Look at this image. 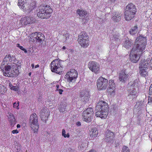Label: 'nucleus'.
<instances>
[{"label": "nucleus", "mask_w": 152, "mask_h": 152, "mask_svg": "<svg viewBox=\"0 0 152 152\" xmlns=\"http://www.w3.org/2000/svg\"><path fill=\"white\" fill-rule=\"evenodd\" d=\"M146 39L145 38L140 36L136 40L130 54V59L134 63H136L139 60L140 55L145 48Z\"/></svg>", "instance_id": "1"}, {"label": "nucleus", "mask_w": 152, "mask_h": 152, "mask_svg": "<svg viewBox=\"0 0 152 152\" xmlns=\"http://www.w3.org/2000/svg\"><path fill=\"white\" fill-rule=\"evenodd\" d=\"M10 56H6L1 66V69L3 72L4 76L8 77H15L18 76L19 73V69L20 68V65L13 63L11 65H5L7 64V61L10 60Z\"/></svg>", "instance_id": "2"}, {"label": "nucleus", "mask_w": 152, "mask_h": 152, "mask_svg": "<svg viewBox=\"0 0 152 152\" xmlns=\"http://www.w3.org/2000/svg\"><path fill=\"white\" fill-rule=\"evenodd\" d=\"M96 110V115L97 117L105 118L108 114V105L104 101H100L97 104Z\"/></svg>", "instance_id": "3"}, {"label": "nucleus", "mask_w": 152, "mask_h": 152, "mask_svg": "<svg viewBox=\"0 0 152 152\" xmlns=\"http://www.w3.org/2000/svg\"><path fill=\"white\" fill-rule=\"evenodd\" d=\"M138 82L137 80L130 82L128 85V99L132 100L136 98L139 93Z\"/></svg>", "instance_id": "4"}, {"label": "nucleus", "mask_w": 152, "mask_h": 152, "mask_svg": "<svg viewBox=\"0 0 152 152\" xmlns=\"http://www.w3.org/2000/svg\"><path fill=\"white\" fill-rule=\"evenodd\" d=\"M52 10L49 6H40L39 7V11L37 15L39 17L42 18H48L50 16Z\"/></svg>", "instance_id": "5"}, {"label": "nucleus", "mask_w": 152, "mask_h": 152, "mask_svg": "<svg viewBox=\"0 0 152 152\" xmlns=\"http://www.w3.org/2000/svg\"><path fill=\"white\" fill-rule=\"evenodd\" d=\"M30 126L34 133H37L39 128L38 118L35 113L31 114L29 120Z\"/></svg>", "instance_id": "6"}, {"label": "nucleus", "mask_w": 152, "mask_h": 152, "mask_svg": "<svg viewBox=\"0 0 152 152\" xmlns=\"http://www.w3.org/2000/svg\"><path fill=\"white\" fill-rule=\"evenodd\" d=\"M61 60L56 59L54 60L50 65V69L52 72L61 74L62 72V67L61 66Z\"/></svg>", "instance_id": "7"}, {"label": "nucleus", "mask_w": 152, "mask_h": 152, "mask_svg": "<svg viewBox=\"0 0 152 152\" xmlns=\"http://www.w3.org/2000/svg\"><path fill=\"white\" fill-rule=\"evenodd\" d=\"M78 41L81 46L84 48L87 47L89 45L88 36L84 31L82 32L79 36Z\"/></svg>", "instance_id": "8"}, {"label": "nucleus", "mask_w": 152, "mask_h": 152, "mask_svg": "<svg viewBox=\"0 0 152 152\" xmlns=\"http://www.w3.org/2000/svg\"><path fill=\"white\" fill-rule=\"evenodd\" d=\"M140 73L141 76L145 77L148 75V63L147 60H142L140 64Z\"/></svg>", "instance_id": "9"}, {"label": "nucleus", "mask_w": 152, "mask_h": 152, "mask_svg": "<svg viewBox=\"0 0 152 152\" xmlns=\"http://www.w3.org/2000/svg\"><path fill=\"white\" fill-rule=\"evenodd\" d=\"M107 85V80L102 77H100L97 81V87L99 90H102L106 89Z\"/></svg>", "instance_id": "10"}, {"label": "nucleus", "mask_w": 152, "mask_h": 152, "mask_svg": "<svg viewBox=\"0 0 152 152\" xmlns=\"http://www.w3.org/2000/svg\"><path fill=\"white\" fill-rule=\"evenodd\" d=\"M77 71L74 69H71L70 71L67 72L65 75V78L69 82H74L77 77Z\"/></svg>", "instance_id": "11"}, {"label": "nucleus", "mask_w": 152, "mask_h": 152, "mask_svg": "<svg viewBox=\"0 0 152 152\" xmlns=\"http://www.w3.org/2000/svg\"><path fill=\"white\" fill-rule=\"evenodd\" d=\"M77 13L79 15L80 19L82 20L83 23H86L88 21L89 14L86 11L78 9L77 11Z\"/></svg>", "instance_id": "12"}, {"label": "nucleus", "mask_w": 152, "mask_h": 152, "mask_svg": "<svg viewBox=\"0 0 152 152\" xmlns=\"http://www.w3.org/2000/svg\"><path fill=\"white\" fill-rule=\"evenodd\" d=\"M35 19L33 17L31 16L24 17L21 18L20 20V25H25L34 22Z\"/></svg>", "instance_id": "13"}, {"label": "nucleus", "mask_w": 152, "mask_h": 152, "mask_svg": "<svg viewBox=\"0 0 152 152\" xmlns=\"http://www.w3.org/2000/svg\"><path fill=\"white\" fill-rule=\"evenodd\" d=\"M88 66L90 70L95 73H98L99 71L100 65L96 62L91 61L89 62Z\"/></svg>", "instance_id": "14"}, {"label": "nucleus", "mask_w": 152, "mask_h": 152, "mask_svg": "<svg viewBox=\"0 0 152 152\" xmlns=\"http://www.w3.org/2000/svg\"><path fill=\"white\" fill-rule=\"evenodd\" d=\"M27 4L23 7V10L24 11L27 12H29L32 10L36 7V3L35 1H28Z\"/></svg>", "instance_id": "15"}, {"label": "nucleus", "mask_w": 152, "mask_h": 152, "mask_svg": "<svg viewBox=\"0 0 152 152\" xmlns=\"http://www.w3.org/2000/svg\"><path fill=\"white\" fill-rule=\"evenodd\" d=\"M104 140L107 142H111L114 139V133L110 130H107L105 133Z\"/></svg>", "instance_id": "16"}, {"label": "nucleus", "mask_w": 152, "mask_h": 152, "mask_svg": "<svg viewBox=\"0 0 152 152\" xmlns=\"http://www.w3.org/2000/svg\"><path fill=\"white\" fill-rule=\"evenodd\" d=\"M49 115V113L48 108L47 107H44L42 110L40 116L42 121L46 122L48 119Z\"/></svg>", "instance_id": "17"}, {"label": "nucleus", "mask_w": 152, "mask_h": 152, "mask_svg": "<svg viewBox=\"0 0 152 152\" xmlns=\"http://www.w3.org/2000/svg\"><path fill=\"white\" fill-rule=\"evenodd\" d=\"M129 76V75L125 70L122 71L119 73V80L122 83L125 82L128 79Z\"/></svg>", "instance_id": "18"}, {"label": "nucleus", "mask_w": 152, "mask_h": 152, "mask_svg": "<svg viewBox=\"0 0 152 152\" xmlns=\"http://www.w3.org/2000/svg\"><path fill=\"white\" fill-rule=\"evenodd\" d=\"M132 12L131 11L126 10L125 12V17L126 20H130L134 17L135 13H132Z\"/></svg>", "instance_id": "19"}, {"label": "nucleus", "mask_w": 152, "mask_h": 152, "mask_svg": "<svg viewBox=\"0 0 152 152\" xmlns=\"http://www.w3.org/2000/svg\"><path fill=\"white\" fill-rule=\"evenodd\" d=\"M133 44V41L128 38L126 39L123 43V46L128 49L130 48Z\"/></svg>", "instance_id": "20"}, {"label": "nucleus", "mask_w": 152, "mask_h": 152, "mask_svg": "<svg viewBox=\"0 0 152 152\" xmlns=\"http://www.w3.org/2000/svg\"><path fill=\"white\" fill-rule=\"evenodd\" d=\"M126 10L131 12L132 13H135L136 10L135 6L132 3L128 4L126 6Z\"/></svg>", "instance_id": "21"}, {"label": "nucleus", "mask_w": 152, "mask_h": 152, "mask_svg": "<svg viewBox=\"0 0 152 152\" xmlns=\"http://www.w3.org/2000/svg\"><path fill=\"white\" fill-rule=\"evenodd\" d=\"M94 114V112L92 108L91 107L88 108L86 110L84 111L83 112L84 116H85L86 115L92 117V116Z\"/></svg>", "instance_id": "22"}, {"label": "nucleus", "mask_w": 152, "mask_h": 152, "mask_svg": "<svg viewBox=\"0 0 152 152\" xmlns=\"http://www.w3.org/2000/svg\"><path fill=\"white\" fill-rule=\"evenodd\" d=\"M30 38H29V41L30 42H34L36 43L37 41V39H36V37H37V32L35 33H32L29 35Z\"/></svg>", "instance_id": "23"}, {"label": "nucleus", "mask_w": 152, "mask_h": 152, "mask_svg": "<svg viewBox=\"0 0 152 152\" xmlns=\"http://www.w3.org/2000/svg\"><path fill=\"white\" fill-rule=\"evenodd\" d=\"M89 134L91 137H96L98 134L97 129L94 128L91 129L90 131Z\"/></svg>", "instance_id": "24"}, {"label": "nucleus", "mask_w": 152, "mask_h": 152, "mask_svg": "<svg viewBox=\"0 0 152 152\" xmlns=\"http://www.w3.org/2000/svg\"><path fill=\"white\" fill-rule=\"evenodd\" d=\"M37 37H36V39H37L36 43H41L42 41L44 40V35L41 33H37Z\"/></svg>", "instance_id": "25"}, {"label": "nucleus", "mask_w": 152, "mask_h": 152, "mask_svg": "<svg viewBox=\"0 0 152 152\" xmlns=\"http://www.w3.org/2000/svg\"><path fill=\"white\" fill-rule=\"evenodd\" d=\"M112 19L115 22H118L121 19V15L116 12L112 17Z\"/></svg>", "instance_id": "26"}, {"label": "nucleus", "mask_w": 152, "mask_h": 152, "mask_svg": "<svg viewBox=\"0 0 152 152\" xmlns=\"http://www.w3.org/2000/svg\"><path fill=\"white\" fill-rule=\"evenodd\" d=\"M80 95L81 97H84V100H87L88 99L89 97V96L88 92L86 91H83L80 93Z\"/></svg>", "instance_id": "27"}, {"label": "nucleus", "mask_w": 152, "mask_h": 152, "mask_svg": "<svg viewBox=\"0 0 152 152\" xmlns=\"http://www.w3.org/2000/svg\"><path fill=\"white\" fill-rule=\"evenodd\" d=\"M28 0H18V5L20 6V7L23 9V7L25 6V4L28 2Z\"/></svg>", "instance_id": "28"}, {"label": "nucleus", "mask_w": 152, "mask_h": 152, "mask_svg": "<svg viewBox=\"0 0 152 152\" xmlns=\"http://www.w3.org/2000/svg\"><path fill=\"white\" fill-rule=\"evenodd\" d=\"M129 32L131 35H134L138 32H139L137 26L132 27L130 30Z\"/></svg>", "instance_id": "29"}, {"label": "nucleus", "mask_w": 152, "mask_h": 152, "mask_svg": "<svg viewBox=\"0 0 152 152\" xmlns=\"http://www.w3.org/2000/svg\"><path fill=\"white\" fill-rule=\"evenodd\" d=\"M83 113L82 115V118L83 121L87 122H90L91 120V118L92 117L88 116V115H86L85 116H84Z\"/></svg>", "instance_id": "30"}, {"label": "nucleus", "mask_w": 152, "mask_h": 152, "mask_svg": "<svg viewBox=\"0 0 152 152\" xmlns=\"http://www.w3.org/2000/svg\"><path fill=\"white\" fill-rule=\"evenodd\" d=\"M7 91V89L5 86L0 85V95L4 94Z\"/></svg>", "instance_id": "31"}, {"label": "nucleus", "mask_w": 152, "mask_h": 152, "mask_svg": "<svg viewBox=\"0 0 152 152\" xmlns=\"http://www.w3.org/2000/svg\"><path fill=\"white\" fill-rule=\"evenodd\" d=\"M66 104L62 103L61 104L59 108V110L61 112H63L65 111Z\"/></svg>", "instance_id": "32"}, {"label": "nucleus", "mask_w": 152, "mask_h": 152, "mask_svg": "<svg viewBox=\"0 0 152 152\" xmlns=\"http://www.w3.org/2000/svg\"><path fill=\"white\" fill-rule=\"evenodd\" d=\"M109 84L110 88L114 90L115 88V84L114 83V80H110L109 81Z\"/></svg>", "instance_id": "33"}, {"label": "nucleus", "mask_w": 152, "mask_h": 152, "mask_svg": "<svg viewBox=\"0 0 152 152\" xmlns=\"http://www.w3.org/2000/svg\"><path fill=\"white\" fill-rule=\"evenodd\" d=\"M10 124L12 127H13L16 123V121L14 117H12L10 119H9Z\"/></svg>", "instance_id": "34"}, {"label": "nucleus", "mask_w": 152, "mask_h": 152, "mask_svg": "<svg viewBox=\"0 0 152 152\" xmlns=\"http://www.w3.org/2000/svg\"><path fill=\"white\" fill-rule=\"evenodd\" d=\"M69 35L68 34H66L64 35V39H65V40L64 39V40L65 41V42H70V39H69Z\"/></svg>", "instance_id": "35"}, {"label": "nucleus", "mask_w": 152, "mask_h": 152, "mask_svg": "<svg viewBox=\"0 0 152 152\" xmlns=\"http://www.w3.org/2000/svg\"><path fill=\"white\" fill-rule=\"evenodd\" d=\"M9 86L11 90L15 91H18V87L17 86H12L10 83H9Z\"/></svg>", "instance_id": "36"}, {"label": "nucleus", "mask_w": 152, "mask_h": 152, "mask_svg": "<svg viewBox=\"0 0 152 152\" xmlns=\"http://www.w3.org/2000/svg\"><path fill=\"white\" fill-rule=\"evenodd\" d=\"M122 152H129V150L128 148L125 146L123 147Z\"/></svg>", "instance_id": "37"}, {"label": "nucleus", "mask_w": 152, "mask_h": 152, "mask_svg": "<svg viewBox=\"0 0 152 152\" xmlns=\"http://www.w3.org/2000/svg\"><path fill=\"white\" fill-rule=\"evenodd\" d=\"M66 132L64 129H62V135L64 137H67L68 138L69 137V134L68 133L67 134H65Z\"/></svg>", "instance_id": "38"}, {"label": "nucleus", "mask_w": 152, "mask_h": 152, "mask_svg": "<svg viewBox=\"0 0 152 152\" xmlns=\"http://www.w3.org/2000/svg\"><path fill=\"white\" fill-rule=\"evenodd\" d=\"M19 106V102L17 103H16L15 102L13 104V107L14 108H17V109H19V108L18 107Z\"/></svg>", "instance_id": "39"}, {"label": "nucleus", "mask_w": 152, "mask_h": 152, "mask_svg": "<svg viewBox=\"0 0 152 152\" xmlns=\"http://www.w3.org/2000/svg\"><path fill=\"white\" fill-rule=\"evenodd\" d=\"M8 114L9 119H10L12 118V117H14L13 114H12L11 113H8Z\"/></svg>", "instance_id": "40"}, {"label": "nucleus", "mask_w": 152, "mask_h": 152, "mask_svg": "<svg viewBox=\"0 0 152 152\" xmlns=\"http://www.w3.org/2000/svg\"><path fill=\"white\" fill-rule=\"evenodd\" d=\"M119 36L118 35H114V39L115 41H118V40H119Z\"/></svg>", "instance_id": "41"}, {"label": "nucleus", "mask_w": 152, "mask_h": 152, "mask_svg": "<svg viewBox=\"0 0 152 152\" xmlns=\"http://www.w3.org/2000/svg\"><path fill=\"white\" fill-rule=\"evenodd\" d=\"M12 133L14 134L15 133L17 134V133H18V132L17 130L16 129V130H12Z\"/></svg>", "instance_id": "42"}, {"label": "nucleus", "mask_w": 152, "mask_h": 152, "mask_svg": "<svg viewBox=\"0 0 152 152\" xmlns=\"http://www.w3.org/2000/svg\"><path fill=\"white\" fill-rule=\"evenodd\" d=\"M16 46L17 47H19L21 50H22L23 48V47L22 46H20L19 44H17L16 45Z\"/></svg>", "instance_id": "43"}, {"label": "nucleus", "mask_w": 152, "mask_h": 152, "mask_svg": "<svg viewBox=\"0 0 152 152\" xmlns=\"http://www.w3.org/2000/svg\"><path fill=\"white\" fill-rule=\"evenodd\" d=\"M58 92H59V93L61 94H62V92L63 91V90L61 89H58Z\"/></svg>", "instance_id": "44"}, {"label": "nucleus", "mask_w": 152, "mask_h": 152, "mask_svg": "<svg viewBox=\"0 0 152 152\" xmlns=\"http://www.w3.org/2000/svg\"><path fill=\"white\" fill-rule=\"evenodd\" d=\"M76 124L78 126H80L81 124L80 122L79 121L77 122Z\"/></svg>", "instance_id": "45"}, {"label": "nucleus", "mask_w": 152, "mask_h": 152, "mask_svg": "<svg viewBox=\"0 0 152 152\" xmlns=\"http://www.w3.org/2000/svg\"><path fill=\"white\" fill-rule=\"evenodd\" d=\"M22 50L24 51V52L25 53H26L27 52V50L25 48H23Z\"/></svg>", "instance_id": "46"}, {"label": "nucleus", "mask_w": 152, "mask_h": 152, "mask_svg": "<svg viewBox=\"0 0 152 152\" xmlns=\"http://www.w3.org/2000/svg\"><path fill=\"white\" fill-rule=\"evenodd\" d=\"M88 152H96L94 150H91L90 151H89Z\"/></svg>", "instance_id": "47"}, {"label": "nucleus", "mask_w": 152, "mask_h": 152, "mask_svg": "<svg viewBox=\"0 0 152 152\" xmlns=\"http://www.w3.org/2000/svg\"><path fill=\"white\" fill-rule=\"evenodd\" d=\"M39 65L37 64V65H36L35 66V68H37V67H39Z\"/></svg>", "instance_id": "48"}, {"label": "nucleus", "mask_w": 152, "mask_h": 152, "mask_svg": "<svg viewBox=\"0 0 152 152\" xmlns=\"http://www.w3.org/2000/svg\"><path fill=\"white\" fill-rule=\"evenodd\" d=\"M20 125L19 124H18L17 125V127L18 128H19L20 127Z\"/></svg>", "instance_id": "49"}, {"label": "nucleus", "mask_w": 152, "mask_h": 152, "mask_svg": "<svg viewBox=\"0 0 152 152\" xmlns=\"http://www.w3.org/2000/svg\"><path fill=\"white\" fill-rule=\"evenodd\" d=\"M34 64H31V66L33 68H34Z\"/></svg>", "instance_id": "50"}, {"label": "nucleus", "mask_w": 152, "mask_h": 152, "mask_svg": "<svg viewBox=\"0 0 152 152\" xmlns=\"http://www.w3.org/2000/svg\"><path fill=\"white\" fill-rule=\"evenodd\" d=\"M56 87L57 88V90H58V88L59 87V86L58 85H56Z\"/></svg>", "instance_id": "51"}, {"label": "nucleus", "mask_w": 152, "mask_h": 152, "mask_svg": "<svg viewBox=\"0 0 152 152\" xmlns=\"http://www.w3.org/2000/svg\"><path fill=\"white\" fill-rule=\"evenodd\" d=\"M66 49V47L65 46H63L62 48V49L64 50Z\"/></svg>", "instance_id": "52"}, {"label": "nucleus", "mask_w": 152, "mask_h": 152, "mask_svg": "<svg viewBox=\"0 0 152 152\" xmlns=\"http://www.w3.org/2000/svg\"><path fill=\"white\" fill-rule=\"evenodd\" d=\"M31 75V73H29L28 74V75Z\"/></svg>", "instance_id": "53"}, {"label": "nucleus", "mask_w": 152, "mask_h": 152, "mask_svg": "<svg viewBox=\"0 0 152 152\" xmlns=\"http://www.w3.org/2000/svg\"><path fill=\"white\" fill-rule=\"evenodd\" d=\"M115 146H116V147H118V145H116Z\"/></svg>", "instance_id": "54"}, {"label": "nucleus", "mask_w": 152, "mask_h": 152, "mask_svg": "<svg viewBox=\"0 0 152 152\" xmlns=\"http://www.w3.org/2000/svg\"><path fill=\"white\" fill-rule=\"evenodd\" d=\"M44 117H45V114H44Z\"/></svg>", "instance_id": "55"}, {"label": "nucleus", "mask_w": 152, "mask_h": 152, "mask_svg": "<svg viewBox=\"0 0 152 152\" xmlns=\"http://www.w3.org/2000/svg\"><path fill=\"white\" fill-rule=\"evenodd\" d=\"M119 145V144H118V145Z\"/></svg>", "instance_id": "56"}]
</instances>
